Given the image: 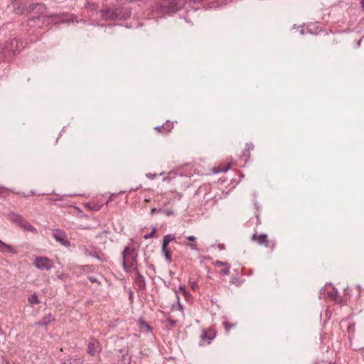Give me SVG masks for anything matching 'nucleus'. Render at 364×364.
Listing matches in <instances>:
<instances>
[{"label": "nucleus", "instance_id": "nucleus-27", "mask_svg": "<svg viewBox=\"0 0 364 364\" xmlns=\"http://www.w3.org/2000/svg\"><path fill=\"white\" fill-rule=\"evenodd\" d=\"M230 265L228 264L224 269H222V273L224 275H228L230 274Z\"/></svg>", "mask_w": 364, "mask_h": 364}, {"label": "nucleus", "instance_id": "nucleus-5", "mask_svg": "<svg viewBox=\"0 0 364 364\" xmlns=\"http://www.w3.org/2000/svg\"><path fill=\"white\" fill-rule=\"evenodd\" d=\"M21 6L19 8L26 9V11L33 12L34 14H38V15H43L46 12V7L43 4L38 3V2H32L29 4H26V3L20 2Z\"/></svg>", "mask_w": 364, "mask_h": 364}, {"label": "nucleus", "instance_id": "nucleus-42", "mask_svg": "<svg viewBox=\"0 0 364 364\" xmlns=\"http://www.w3.org/2000/svg\"><path fill=\"white\" fill-rule=\"evenodd\" d=\"M30 193L31 195L33 196V195H36V192L34 191H30Z\"/></svg>", "mask_w": 364, "mask_h": 364}, {"label": "nucleus", "instance_id": "nucleus-14", "mask_svg": "<svg viewBox=\"0 0 364 364\" xmlns=\"http://www.w3.org/2000/svg\"><path fill=\"white\" fill-rule=\"evenodd\" d=\"M155 213H163L167 216H171L173 215V211L167 208H151L150 214L153 215Z\"/></svg>", "mask_w": 364, "mask_h": 364}, {"label": "nucleus", "instance_id": "nucleus-9", "mask_svg": "<svg viewBox=\"0 0 364 364\" xmlns=\"http://www.w3.org/2000/svg\"><path fill=\"white\" fill-rule=\"evenodd\" d=\"M252 240L257 241L259 245H263L267 247L269 246L267 235L264 233L260 235L254 234L252 236Z\"/></svg>", "mask_w": 364, "mask_h": 364}, {"label": "nucleus", "instance_id": "nucleus-29", "mask_svg": "<svg viewBox=\"0 0 364 364\" xmlns=\"http://www.w3.org/2000/svg\"><path fill=\"white\" fill-rule=\"evenodd\" d=\"M167 321L170 323L171 326L173 327V326H175L177 323V321L176 320H173L171 318H168L167 319Z\"/></svg>", "mask_w": 364, "mask_h": 364}, {"label": "nucleus", "instance_id": "nucleus-10", "mask_svg": "<svg viewBox=\"0 0 364 364\" xmlns=\"http://www.w3.org/2000/svg\"><path fill=\"white\" fill-rule=\"evenodd\" d=\"M134 271L136 273V277L134 279L135 284L137 285L139 289H144L146 288V282L144 277L140 274L138 269Z\"/></svg>", "mask_w": 364, "mask_h": 364}, {"label": "nucleus", "instance_id": "nucleus-7", "mask_svg": "<svg viewBox=\"0 0 364 364\" xmlns=\"http://www.w3.org/2000/svg\"><path fill=\"white\" fill-rule=\"evenodd\" d=\"M52 235L54 237V239L57 242L60 243L63 246H65L66 247L70 246V242L68 240V237L65 232H64L63 230L59 229L53 230Z\"/></svg>", "mask_w": 364, "mask_h": 364}, {"label": "nucleus", "instance_id": "nucleus-33", "mask_svg": "<svg viewBox=\"0 0 364 364\" xmlns=\"http://www.w3.org/2000/svg\"><path fill=\"white\" fill-rule=\"evenodd\" d=\"M354 329H355V323H350L348 327V331H354Z\"/></svg>", "mask_w": 364, "mask_h": 364}, {"label": "nucleus", "instance_id": "nucleus-41", "mask_svg": "<svg viewBox=\"0 0 364 364\" xmlns=\"http://www.w3.org/2000/svg\"><path fill=\"white\" fill-rule=\"evenodd\" d=\"M107 233H108V231H107V230H104V231H102V232H101V234H100V235H99V236H101L102 234H107Z\"/></svg>", "mask_w": 364, "mask_h": 364}, {"label": "nucleus", "instance_id": "nucleus-19", "mask_svg": "<svg viewBox=\"0 0 364 364\" xmlns=\"http://www.w3.org/2000/svg\"><path fill=\"white\" fill-rule=\"evenodd\" d=\"M10 58L6 54V50L3 48V46L0 44V63L4 62Z\"/></svg>", "mask_w": 364, "mask_h": 364}, {"label": "nucleus", "instance_id": "nucleus-11", "mask_svg": "<svg viewBox=\"0 0 364 364\" xmlns=\"http://www.w3.org/2000/svg\"><path fill=\"white\" fill-rule=\"evenodd\" d=\"M55 321V317L52 314H48L43 316L41 320L36 323L38 326H46L50 322Z\"/></svg>", "mask_w": 364, "mask_h": 364}, {"label": "nucleus", "instance_id": "nucleus-46", "mask_svg": "<svg viewBox=\"0 0 364 364\" xmlns=\"http://www.w3.org/2000/svg\"><path fill=\"white\" fill-rule=\"evenodd\" d=\"M228 169V167L224 169V171H226Z\"/></svg>", "mask_w": 364, "mask_h": 364}, {"label": "nucleus", "instance_id": "nucleus-12", "mask_svg": "<svg viewBox=\"0 0 364 364\" xmlns=\"http://www.w3.org/2000/svg\"><path fill=\"white\" fill-rule=\"evenodd\" d=\"M9 218L12 223L16 224L19 227L21 226L22 223L25 220V219L21 215L14 213H11L9 215Z\"/></svg>", "mask_w": 364, "mask_h": 364}, {"label": "nucleus", "instance_id": "nucleus-20", "mask_svg": "<svg viewBox=\"0 0 364 364\" xmlns=\"http://www.w3.org/2000/svg\"><path fill=\"white\" fill-rule=\"evenodd\" d=\"M173 123H169L168 121L166 122V125H161V126H158V127H156L155 129L156 130H161V129H166L168 131L171 130V129H173Z\"/></svg>", "mask_w": 364, "mask_h": 364}, {"label": "nucleus", "instance_id": "nucleus-4", "mask_svg": "<svg viewBox=\"0 0 364 364\" xmlns=\"http://www.w3.org/2000/svg\"><path fill=\"white\" fill-rule=\"evenodd\" d=\"M3 48L6 50V54L11 58L14 55L18 54L21 49L24 47V43L16 38L11 39L4 44Z\"/></svg>", "mask_w": 364, "mask_h": 364}, {"label": "nucleus", "instance_id": "nucleus-22", "mask_svg": "<svg viewBox=\"0 0 364 364\" xmlns=\"http://www.w3.org/2000/svg\"><path fill=\"white\" fill-rule=\"evenodd\" d=\"M202 340H207L209 343L210 341L214 338V336H208L207 332L203 331L200 335Z\"/></svg>", "mask_w": 364, "mask_h": 364}, {"label": "nucleus", "instance_id": "nucleus-1", "mask_svg": "<svg viewBox=\"0 0 364 364\" xmlns=\"http://www.w3.org/2000/svg\"><path fill=\"white\" fill-rule=\"evenodd\" d=\"M74 21L78 23V21L75 19V16L73 14L60 13L50 15L34 16L28 19L27 26H29L30 28H46L53 24Z\"/></svg>", "mask_w": 364, "mask_h": 364}, {"label": "nucleus", "instance_id": "nucleus-17", "mask_svg": "<svg viewBox=\"0 0 364 364\" xmlns=\"http://www.w3.org/2000/svg\"><path fill=\"white\" fill-rule=\"evenodd\" d=\"M175 239L176 237L173 235L168 234L165 235L163 239L161 250H165L169 242L174 240Z\"/></svg>", "mask_w": 364, "mask_h": 364}, {"label": "nucleus", "instance_id": "nucleus-28", "mask_svg": "<svg viewBox=\"0 0 364 364\" xmlns=\"http://www.w3.org/2000/svg\"><path fill=\"white\" fill-rule=\"evenodd\" d=\"M223 325L225 326V331H228L230 328L235 327V324H229L228 322H224Z\"/></svg>", "mask_w": 364, "mask_h": 364}, {"label": "nucleus", "instance_id": "nucleus-39", "mask_svg": "<svg viewBox=\"0 0 364 364\" xmlns=\"http://www.w3.org/2000/svg\"><path fill=\"white\" fill-rule=\"evenodd\" d=\"M180 289L183 291V293H184L185 294H186V289H185V287H184L181 286V287H180Z\"/></svg>", "mask_w": 364, "mask_h": 364}, {"label": "nucleus", "instance_id": "nucleus-44", "mask_svg": "<svg viewBox=\"0 0 364 364\" xmlns=\"http://www.w3.org/2000/svg\"><path fill=\"white\" fill-rule=\"evenodd\" d=\"M90 24H91V25H99L98 23L95 24V23H93V22H91V23H90Z\"/></svg>", "mask_w": 364, "mask_h": 364}, {"label": "nucleus", "instance_id": "nucleus-2", "mask_svg": "<svg viewBox=\"0 0 364 364\" xmlns=\"http://www.w3.org/2000/svg\"><path fill=\"white\" fill-rule=\"evenodd\" d=\"M137 251L129 245L126 246L122 252V265L123 269L127 272L132 270H136L137 268Z\"/></svg>", "mask_w": 364, "mask_h": 364}, {"label": "nucleus", "instance_id": "nucleus-37", "mask_svg": "<svg viewBox=\"0 0 364 364\" xmlns=\"http://www.w3.org/2000/svg\"><path fill=\"white\" fill-rule=\"evenodd\" d=\"M218 247L220 250H225V245L224 244H220L218 245Z\"/></svg>", "mask_w": 364, "mask_h": 364}, {"label": "nucleus", "instance_id": "nucleus-18", "mask_svg": "<svg viewBox=\"0 0 364 364\" xmlns=\"http://www.w3.org/2000/svg\"><path fill=\"white\" fill-rule=\"evenodd\" d=\"M84 359L83 358H70L68 360L63 361L62 364H83Z\"/></svg>", "mask_w": 364, "mask_h": 364}, {"label": "nucleus", "instance_id": "nucleus-26", "mask_svg": "<svg viewBox=\"0 0 364 364\" xmlns=\"http://www.w3.org/2000/svg\"><path fill=\"white\" fill-rule=\"evenodd\" d=\"M213 264L216 267H222V266L225 267V266H228V263L217 260V261L214 262Z\"/></svg>", "mask_w": 364, "mask_h": 364}, {"label": "nucleus", "instance_id": "nucleus-15", "mask_svg": "<svg viewBox=\"0 0 364 364\" xmlns=\"http://www.w3.org/2000/svg\"><path fill=\"white\" fill-rule=\"evenodd\" d=\"M37 0H13L12 1V6L14 9L20 10L21 11L23 10H26V9L19 8L21 6L20 2L26 3V4H29L32 2H36Z\"/></svg>", "mask_w": 364, "mask_h": 364}, {"label": "nucleus", "instance_id": "nucleus-34", "mask_svg": "<svg viewBox=\"0 0 364 364\" xmlns=\"http://www.w3.org/2000/svg\"><path fill=\"white\" fill-rule=\"evenodd\" d=\"M188 241H191V242H194L196 241V238L195 236H193V235H191V236H188L186 238Z\"/></svg>", "mask_w": 364, "mask_h": 364}, {"label": "nucleus", "instance_id": "nucleus-25", "mask_svg": "<svg viewBox=\"0 0 364 364\" xmlns=\"http://www.w3.org/2000/svg\"><path fill=\"white\" fill-rule=\"evenodd\" d=\"M156 229L155 228H154L151 232L150 233H148V234H146L144 236V239H149V238H151L154 237V233L156 232Z\"/></svg>", "mask_w": 364, "mask_h": 364}, {"label": "nucleus", "instance_id": "nucleus-13", "mask_svg": "<svg viewBox=\"0 0 364 364\" xmlns=\"http://www.w3.org/2000/svg\"><path fill=\"white\" fill-rule=\"evenodd\" d=\"M0 252H11L12 254H17V251L11 245H7L0 240Z\"/></svg>", "mask_w": 364, "mask_h": 364}, {"label": "nucleus", "instance_id": "nucleus-6", "mask_svg": "<svg viewBox=\"0 0 364 364\" xmlns=\"http://www.w3.org/2000/svg\"><path fill=\"white\" fill-rule=\"evenodd\" d=\"M33 265L41 270H49L53 267V262L48 257H37L34 260Z\"/></svg>", "mask_w": 364, "mask_h": 364}, {"label": "nucleus", "instance_id": "nucleus-16", "mask_svg": "<svg viewBox=\"0 0 364 364\" xmlns=\"http://www.w3.org/2000/svg\"><path fill=\"white\" fill-rule=\"evenodd\" d=\"M21 229H23L24 231L31 232L33 233H37V230L35 227H33L29 222L27 220H24L22 223L21 226L20 227Z\"/></svg>", "mask_w": 364, "mask_h": 364}, {"label": "nucleus", "instance_id": "nucleus-31", "mask_svg": "<svg viewBox=\"0 0 364 364\" xmlns=\"http://www.w3.org/2000/svg\"><path fill=\"white\" fill-rule=\"evenodd\" d=\"M88 279L92 282V283H97L99 284L100 282H98V280L94 277H88Z\"/></svg>", "mask_w": 364, "mask_h": 364}, {"label": "nucleus", "instance_id": "nucleus-45", "mask_svg": "<svg viewBox=\"0 0 364 364\" xmlns=\"http://www.w3.org/2000/svg\"><path fill=\"white\" fill-rule=\"evenodd\" d=\"M179 309H183L182 306L180 304H179Z\"/></svg>", "mask_w": 364, "mask_h": 364}, {"label": "nucleus", "instance_id": "nucleus-8", "mask_svg": "<svg viewBox=\"0 0 364 364\" xmlns=\"http://www.w3.org/2000/svg\"><path fill=\"white\" fill-rule=\"evenodd\" d=\"M101 350V347L99 341L95 338H92L87 346V353L92 355L94 356L99 353Z\"/></svg>", "mask_w": 364, "mask_h": 364}, {"label": "nucleus", "instance_id": "nucleus-43", "mask_svg": "<svg viewBox=\"0 0 364 364\" xmlns=\"http://www.w3.org/2000/svg\"><path fill=\"white\" fill-rule=\"evenodd\" d=\"M4 333V331H2V329L0 328V335H3Z\"/></svg>", "mask_w": 364, "mask_h": 364}, {"label": "nucleus", "instance_id": "nucleus-21", "mask_svg": "<svg viewBox=\"0 0 364 364\" xmlns=\"http://www.w3.org/2000/svg\"><path fill=\"white\" fill-rule=\"evenodd\" d=\"M28 301L32 304H38L40 303L38 296L36 294H32L28 299Z\"/></svg>", "mask_w": 364, "mask_h": 364}, {"label": "nucleus", "instance_id": "nucleus-40", "mask_svg": "<svg viewBox=\"0 0 364 364\" xmlns=\"http://www.w3.org/2000/svg\"><path fill=\"white\" fill-rule=\"evenodd\" d=\"M360 4L362 8L364 9V0H360Z\"/></svg>", "mask_w": 364, "mask_h": 364}, {"label": "nucleus", "instance_id": "nucleus-23", "mask_svg": "<svg viewBox=\"0 0 364 364\" xmlns=\"http://www.w3.org/2000/svg\"><path fill=\"white\" fill-rule=\"evenodd\" d=\"M162 252L164 255L166 260L168 262L171 263L172 262L171 253L166 248L165 249V250H162Z\"/></svg>", "mask_w": 364, "mask_h": 364}, {"label": "nucleus", "instance_id": "nucleus-30", "mask_svg": "<svg viewBox=\"0 0 364 364\" xmlns=\"http://www.w3.org/2000/svg\"><path fill=\"white\" fill-rule=\"evenodd\" d=\"M254 145L252 144H246L245 150L247 151H250L251 150H253Z\"/></svg>", "mask_w": 364, "mask_h": 364}, {"label": "nucleus", "instance_id": "nucleus-36", "mask_svg": "<svg viewBox=\"0 0 364 364\" xmlns=\"http://www.w3.org/2000/svg\"><path fill=\"white\" fill-rule=\"evenodd\" d=\"M6 191V188L2 186H0V193H4Z\"/></svg>", "mask_w": 364, "mask_h": 364}, {"label": "nucleus", "instance_id": "nucleus-38", "mask_svg": "<svg viewBox=\"0 0 364 364\" xmlns=\"http://www.w3.org/2000/svg\"><path fill=\"white\" fill-rule=\"evenodd\" d=\"M189 245H190V247H191V248L192 250H196L197 249L196 244H190Z\"/></svg>", "mask_w": 364, "mask_h": 364}, {"label": "nucleus", "instance_id": "nucleus-32", "mask_svg": "<svg viewBox=\"0 0 364 364\" xmlns=\"http://www.w3.org/2000/svg\"><path fill=\"white\" fill-rule=\"evenodd\" d=\"M336 294L337 291H329L328 292V296L331 299H334Z\"/></svg>", "mask_w": 364, "mask_h": 364}, {"label": "nucleus", "instance_id": "nucleus-24", "mask_svg": "<svg viewBox=\"0 0 364 364\" xmlns=\"http://www.w3.org/2000/svg\"><path fill=\"white\" fill-rule=\"evenodd\" d=\"M90 255L100 260V261H104L105 259V255L102 253L94 252V253H90Z\"/></svg>", "mask_w": 364, "mask_h": 364}, {"label": "nucleus", "instance_id": "nucleus-3", "mask_svg": "<svg viewBox=\"0 0 364 364\" xmlns=\"http://www.w3.org/2000/svg\"><path fill=\"white\" fill-rule=\"evenodd\" d=\"M99 14L105 21L125 20L130 16L131 11L127 8H105L100 11Z\"/></svg>", "mask_w": 364, "mask_h": 364}, {"label": "nucleus", "instance_id": "nucleus-35", "mask_svg": "<svg viewBox=\"0 0 364 364\" xmlns=\"http://www.w3.org/2000/svg\"><path fill=\"white\" fill-rule=\"evenodd\" d=\"M191 288H192L193 290H195V289H196V288L197 287V284H196V282H191Z\"/></svg>", "mask_w": 364, "mask_h": 364}]
</instances>
